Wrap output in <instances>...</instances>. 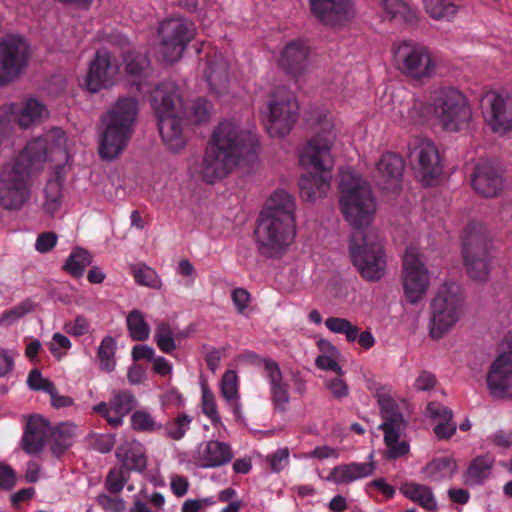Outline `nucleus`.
<instances>
[{"instance_id": "obj_1", "label": "nucleus", "mask_w": 512, "mask_h": 512, "mask_svg": "<svg viewBox=\"0 0 512 512\" xmlns=\"http://www.w3.org/2000/svg\"><path fill=\"white\" fill-rule=\"evenodd\" d=\"M260 150L257 134L235 120H224L213 130L207 144L200 175L208 184L228 175L240 161L252 162Z\"/></svg>"}, {"instance_id": "obj_2", "label": "nucleus", "mask_w": 512, "mask_h": 512, "mask_svg": "<svg viewBox=\"0 0 512 512\" xmlns=\"http://www.w3.org/2000/svg\"><path fill=\"white\" fill-rule=\"evenodd\" d=\"M46 161V143L30 141L20 154L0 170V205L5 210L21 209L31 197L32 170Z\"/></svg>"}, {"instance_id": "obj_3", "label": "nucleus", "mask_w": 512, "mask_h": 512, "mask_svg": "<svg viewBox=\"0 0 512 512\" xmlns=\"http://www.w3.org/2000/svg\"><path fill=\"white\" fill-rule=\"evenodd\" d=\"M335 139L336 133L332 129L325 133H318L301 151L299 156L301 165L315 171L306 173L299 179L300 195L303 200L312 202L328 192L334 165L331 148Z\"/></svg>"}, {"instance_id": "obj_4", "label": "nucleus", "mask_w": 512, "mask_h": 512, "mask_svg": "<svg viewBox=\"0 0 512 512\" xmlns=\"http://www.w3.org/2000/svg\"><path fill=\"white\" fill-rule=\"evenodd\" d=\"M429 113L433 114L443 129L449 132H458L466 128L472 118L466 97L454 87L435 89L429 97L427 106L421 101L414 100L408 117L416 120L424 118Z\"/></svg>"}, {"instance_id": "obj_5", "label": "nucleus", "mask_w": 512, "mask_h": 512, "mask_svg": "<svg viewBox=\"0 0 512 512\" xmlns=\"http://www.w3.org/2000/svg\"><path fill=\"white\" fill-rule=\"evenodd\" d=\"M137 114V100L133 97H120L103 115L99 143L101 158L112 160L122 153L132 136Z\"/></svg>"}, {"instance_id": "obj_6", "label": "nucleus", "mask_w": 512, "mask_h": 512, "mask_svg": "<svg viewBox=\"0 0 512 512\" xmlns=\"http://www.w3.org/2000/svg\"><path fill=\"white\" fill-rule=\"evenodd\" d=\"M151 103L163 142L171 151H179L185 145V112L177 86L172 82L160 83L152 93Z\"/></svg>"}, {"instance_id": "obj_7", "label": "nucleus", "mask_w": 512, "mask_h": 512, "mask_svg": "<svg viewBox=\"0 0 512 512\" xmlns=\"http://www.w3.org/2000/svg\"><path fill=\"white\" fill-rule=\"evenodd\" d=\"M340 208L355 230H365L376 212V202L370 185L350 170L341 172Z\"/></svg>"}, {"instance_id": "obj_8", "label": "nucleus", "mask_w": 512, "mask_h": 512, "mask_svg": "<svg viewBox=\"0 0 512 512\" xmlns=\"http://www.w3.org/2000/svg\"><path fill=\"white\" fill-rule=\"evenodd\" d=\"M349 253L360 276L369 282L379 281L386 272V254L379 236L372 230H355Z\"/></svg>"}, {"instance_id": "obj_9", "label": "nucleus", "mask_w": 512, "mask_h": 512, "mask_svg": "<svg viewBox=\"0 0 512 512\" xmlns=\"http://www.w3.org/2000/svg\"><path fill=\"white\" fill-rule=\"evenodd\" d=\"M463 298L460 286L445 282L431 303L430 336L439 339L459 320Z\"/></svg>"}, {"instance_id": "obj_10", "label": "nucleus", "mask_w": 512, "mask_h": 512, "mask_svg": "<svg viewBox=\"0 0 512 512\" xmlns=\"http://www.w3.org/2000/svg\"><path fill=\"white\" fill-rule=\"evenodd\" d=\"M254 234L259 253L267 258L276 257L293 242L295 223L287 216H284V220H278L259 215Z\"/></svg>"}, {"instance_id": "obj_11", "label": "nucleus", "mask_w": 512, "mask_h": 512, "mask_svg": "<svg viewBox=\"0 0 512 512\" xmlns=\"http://www.w3.org/2000/svg\"><path fill=\"white\" fill-rule=\"evenodd\" d=\"M469 277L484 282L490 273L489 242L480 223L471 222L465 228L462 249Z\"/></svg>"}, {"instance_id": "obj_12", "label": "nucleus", "mask_w": 512, "mask_h": 512, "mask_svg": "<svg viewBox=\"0 0 512 512\" xmlns=\"http://www.w3.org/2000/svg\"><path fill=\"white\" fill-rule=\"evenodd\" d=\"M378 404L383 420L379 429L384 432L386 458L392 460L406 456L410 447L407 441H400V437L405 432L407 424L398 405L388 394H378Z\"/></svg>"}, {"instance_id": "obj_13", "label": "nucleus", "mask_w": 512, "mask_h": 512, "mask_svg": "<svg viewBox=\"0 0 512 512\" xmlns=\"http://www.w3.org/2000/svg\"><path fill=\"white\" fill-rule=\"evenodd\" d=\"M393 54L396 68L409 79L423 81L435 74L436 63L423 45L402 41L394 45Z\"/></svg>"}, {"instance_id": "obj_14", "label": "nucleus", "mask_w": 512, "mask_h": 512, "mask_svg": "<svg viewBox=\"0 0 512 512\" xmlns=\"http://www.w3.org/2000/svg\"><path fill=\"white\" fill-rule=\"evenodd\" d=\"M30 47L24 37L9 34L0 39V87L17 80L26 70Z\"/></svg>"}, {"instance_id": "obj_15", "label": "nucleus", "mask_w": 512, "mask_h": 512, "mask_svg": "<svg viewBox=\"0 0 512 512\" xmlns=\"http://www.w3.org/2000/svg\"><path fill=\"white\" fill-rule=\"evenodd\" d=\"M299 106L294 97L286 92H277L262 112L264 126L272 137L287 135L298 117Z\"/></svg>"}, {"instance_id": "obj_16", "label": "nucleus", "mask_w": 512, "mask_h": 512, "mask_svg": "<svg viewBox=\"0 0 512 512\" xmlns=\"http://www.w3.org/2000/svg\"><path fill=\"white\" fill-rule=\"evenodd\" d=\"M195 33L194 23L185 18L175 17L163 21L159 28L163 60L169 63L179 60Z\"/></svg>"}, {"instance_id": "obj_17", "label": "nucleus", "mask_w": 512, "mask_h": 512, "mask_svg": "<svg viewBox=\"0 0 512 512\" xmlns=\"http://www.w3.org/2000/svg\"><path fill=\"white\" fill-rule=\"evenodd\" d=\"M429 272L416 247L410 246L403 256L402 284L405 299L410 304L421 301L429 287Z\"/></svg>"}, {"instance_id": "obj_18", "label": "nucleus", "mask_w": 512, "mask_h": 512, "mask_svg": "<svg viewBox=\"0 0 512 512\" xmlns=\"http://www.w3.org/2000/svg\"><path fill=\"white\" fill-rule=\"evenodd\" d=\"M409 157L418 165V172L426 186L434 185L442 174V164L436 146L424 138H416L409 145Z\"/></svg>"}, {"instance_id": "obj_19", "label": "nucleus", "mask_w": 512, "mask_h": 512, "mask_svg": "<svg viewBox=\"0 0 512 512\" xmlns=\"http://www.w3.org/2000/svg\"><path fill=\"white\" fill-rule=\"evenodd\" d=\"M45 106L34 98L27 99L21 105L11 103L0 107V143L8 136L12 123L21 128H28L40 120L45 113Z\"/></svg>"}, {"instance_id": "obj_20", "label": "nucleus", "mask_w": 512, "mask_h": 512, "mask_svg": "<svg viewBox=\"0 0 512 512\" xmlns=\"http://www.w3.org/2000/svg\"><path fill=\"white\" fill-rule=\"evenodd\" d=\"M507 351L491 364L487 385L495 397H512V330L504 338Z\"/></svg>"}, {"instance_id": "obj_21", "label": "nucleus", "mask_w": 512, "mask_h": 512, "mask_svg": "<svg viewBox=\"0 0 512 512\" xmlns=\"http://www.w3.org/2000/svg\"><path fill=\"white\" fill-rule=\"evenodd\" d=\"M484 101L487 126L500 135L512 131V95L491 93Z\"/></svg>"}, {"instance_id": "obj_22", "label": "nucleus", "mask_w": 512, "mask_h": 512, "mask_svg": "<svg viewBox=\"0 0 512 512\" xmlns=\"http://www.w3.org/2000/svg\"><path fill=\"white\" fill-rule=\"evenodd\" d=\"M251 357L257 358V365L263 367L262 376L269 384L270 400L274 411L284 413L290 402V386L284 380L279 364L271 358H259L254 353H251Z\"/></svg>"}, {"instance_id": "obj_23", "label": "nucleus", "mask_w": 512, "mask_h": 512, "mask_svg": "<svg viewBox=\"0 0 512 512\" xmlns=\"http://www.w3.org/2000/svg\"><path fill=\"white\" fill-rule=\"evenodd\" d=\"M136 406V398L129 390H115L112 392L109 402H100L93 410L102 415L110 426L119 427L123 418Z\"/></svg>"}, {"instance_id": "obj_24", "label": "nucleus", "mask_w": 512, "mask_h": 512, "mask_svg": "<svg viewBox=\"0 0 512 512\" xmlns=\"http://www.w3.org/2000/svg\"><path fill=\"white\" fill-rule=\"evenodd\" d=\"M119 72V66L109 52L97 51L94 60L91 62L86 78V85L90 92H98L113 84L116 75Z\"/></svg>"}, {"instance_id": "obj_25", "label": "nucleus", "mask_w": 512, "mask_h": 512, "mask_svg": "<svg viewBox=\"0 0 512 512\" xmlns=\"http://www.w3.org/2000/svg\"><path fill=\"white\" fill-rule=\"evenodd\" d=\"M472 187L483 197H495L503 188L502 172L489 160L476 164L472 173Z\"/></svg>"}, {"instance_id": "obj_26", "label": "nucleus", "mask_w": 512, "mask_h": 512, "mask_svg": "<svg viewBox=\"0 0 512 512\" xmlns=\"http://www.w3.org/2000/svg\"><path fill=\"white\" fill-rule=\"evenodd\" d=\"M310 49L302 40H292L282 49L279 65L291 76L305 73L310 66Z\"/></svg>"}, {"instance_id": "obj_27", "label": "nucleus", "mask_w": 512, "mask_h": 512, "mask_svg": "<svg viewBox=\"0 0 512 512\" xmlns=\"http://www.w3.org/2000/svg\"><path fill=\"white\" fill-rule=\"evenodd\" d=\"M233 458V451L227 443L211 440L198 447L196 465L201 468H215L228 464Z\"/></svg>"}, {"instance_id": "obj_28", "label": "nucleus", "mask_w": 512, "mask_h": 512, "mask_svg": "<svg viewBox=\"0 0 512 512\" xmlns=\"http://www.w3.org/2000/svg\"><path fill=\"white\" fill-rule=\"evenodd\" d=\"M204 77L210 87V91L217 97H222L227 92L228 65L221 54L216 51L207 55Z\"/></svg>"}, {"instance_id": "obj_29", "label": "nucleus", "mask_w": 512, "mask_h": 512, "mask_svg": "<svg viewBox=\"0 0 512 512\" xmlns=\"http://www.w3.org/2000/svg\"><path fill=\"white\" fill-rule=\"evenodd\" d=\"M50 431V424L45 418L40 415L30 416L22 438L23 450L28 454L39 453Z\"/></svg>"}, {"instance_id": "obj_30", "label": "nucleus", "mask_w": 512, "mask_h": 512, "mask_svg": "<svg viewBox=\"0 0 512 512\" xmlns=\"http://www.w3.org/2000/svg\"><path fill=\"white\" fill-rule=\"evenodd\" d=\"M313 15L322 23L334 25L348 13L349 0H310Z\"/></svg>"}, {"instance_id": "obj_31", "label": "nucleus", "mask_w": 512, "mask_h": 512, "mask_svg": "<svg viewBox=\"0 0 512 512\" xmlns=\"http://www.w3.org/2000/svg\"><path fill=\"white\" fill-rule=\"evenodd\" d=\"M374 471L375 464L373 461L364 463L350 462L335 466L331 470L328 479L336 484H348L358 479L366 478L372 475Z\"/></svg>"}, {"instance_id": "obj_32", "label": "nucleus", "mask_w": 512, "mask_h": 512, "mask_svg": "<svg viewBox=\"0 0 512 512\" xmlns=\"http://www.w3.org/2000/svg\"><path fill=\"white\" fill-rule=\"evenodd\" d=\"M399 491L405 498L416 503L426 511L436 512L438 510V503L433 489L426 484L408 481L400 486Z\"/></svg>"}, {"instance_id": "obj_33", "label": "nucleus", "mask_w": 512, "mask_h": 512, "mask_svg": "<svg viewBox=\"0 0 512 512\" xmlns=\"http://www.w3.org/2000/svg\"><path fill=\"white\" fill-rule=\"evenodd\" d=\"M295 201L293 197L284 190L275 191L266 201L260 215L274 217L278 220H284L288 217L295 223Z\"/></svg>"}, {"instance_id": "obj_34", "label": "nucleus", "mask_w": 512, "mask_h": 512, "mask_svg": "<svg viewBox=\"0 0 512 512\" xmlns=\"http://www.w3.org/2000/svg\"><path fill=\"white\" fill-rule=\"evenodd\" d=\"M116 457L121 462V467L128 473L142 472L146 468L147 460L140 444L125 443L118 446Z\"/></svg>"}, {"instance_id": "obj_35", "label": "nucleus", "mask_w": 512, "mask_h": 512, "mask_svg": "<svg viewBox=\"0 0 512 512\" xmlns=\"http://www.w3.org/2000/svg\"><path fill=\"white\" fill-rule=\"evenodd\" d=\"M62 168H56L54 177L47 181L44 189V203L43 209L45 213L54 215L61 207L62 204V187L64 177L61 174Z\"/></svg>"}, {"instance_id": "obj_36", "label": "nucleus", "mask_w": 512, "mask_h": 512, "mask_svg": "<svg viewBox=\"0 0 512 512\" xmlns=\"http://www.w3.org/2000/svg\"><path fill=\"white\" fill-rule=\"evenodd\" d=\"M377 170L396 189L404 171V160L396 153L386 152L377 163Z\"/></svg>"}, {"instance_id": "obj_37", "label": "nucleus", "mask_w": 512, "mask_h": 512, "mask_svg": "<svg viewBox=\"0 0 512 512\" xmlns=\"http://www.w3.org/2000/svg\"><path fill=\"white\" fill-rule=\"evenodd\" d=\"M493 464L494 459L489 455L473 459L465 472V483L470 486L482 485L489 478Z\"/></svg>"}, {"instance_id": "obj_38", "label": "nucleus", "mask_w": 512, "mask_h": 512, "mask_svg": "<svg viewBox=\"0 0 512 512\" xmlns=\"http://www.w3.org/2000/svg\"><path fill=\"white\" fill-rule=\"evenodd\" d=\"M457 468L453 458L444 456L432 459L422 469L425 476L434 482H440L451 478Z\"/></svg>"}, {"instance_id": "obj_39", "label": "nucleus", "mask_w": 512, "mask_h": 512, "mask_svg": "<svg viewBox=\"0 0 512 512\" xmlns=\"http://www.w3.org/2000/svg\"><path fill=\"white\" fill-rule=\"evenodd\" d=\"M220 391L222 397L227 401L228 405L232 408L233 413L238 416L240 412L239 405V385L238 377L235 371L227 370L221 379Z\"/></svg>"}, {"instance_id": "obj_40", "label": "nucleus", "mask_w": 512, "mask_h": 512, "mask_svg": "<svg viewBox=\"0 0 512 512\" xmlns=\"http://www.w3.org/2000/svg\"><path fill=\"white\" fill-rule=\"evenodd\" d=\"M76 427L70 423H61L51 432V451L57 457L72 446Z\"/></svg>"}, {"instance_id": "obj_41", "label": "nucleus", "mask_w": 512, "mask_h": 512, "mask_svg": "<svg viewBox=\"0 0 512 512\" xmlns=\"http://www.w3.org/2000/svg\"><path fill=\"white\" fill-rule=\"evenodd\" d=\"M126 326L133 341L143 342L149 338L150 326L140 310L133 309L128 313Z\"/></svg>"}, {"instance_id": "obj_42", "label": "nucleus", "mask_w": 512, "mask_h": 512, "mask_svg": "<svg viewBox=\"0 0 512 512\" xmlns=\"http://www.w3.org/2000/svg\"><path fill=\"white\" fill-rule=\"evenodd\" d=\"M92 263L91 254L80 247L73 249L67 258L63 269L74 278L83 276L85 268Z\"/></svg>"}, {"instance_id": "obj_43", "label": "nucleus", "mask_w": 512, "mask_h": 512, "mask_svg": "<svg viewBox=\"0 0 512 512\" xmlns=\"http://www.w3.org/2000/svg\"><path fill=\"white\" fill-rule=\"evenodd\" d=\"M384 9L391 19H400L408 25L417 22L416 9L402 0H384Z\"/></svg>"}, {"instance_id": "obj_44", "label": "nucleus", "mask_w": 512, "mask_h": 512, "mask_svg": "<svg viewBox=\"0 0 512 512\" xmlns=\"http://www.w3.org/2000/svg\"><path fill=\"white\" fill-rule=\"evenodd\" d=\"M424 7L429 14L435 20H451L455 17L458 7L446 0H424Z\"/></svg>"}, {"instance_id": "obj_45", "label": "nucleus", "mask_w": 512, "mask_h": 512, "mask_svg": "<svg viewBox=\"0 0 512 512\" xmlns=\"http://www.w3.org/2000/svg\"><path fill=\"white\" fill-rule=\"evenodd\" d=\"M325 326L332 333L344 335L347 342L357 339L359 328L346 318L329 317L325 320Z\"/></svg>"}, {"instance_id": "obj_46", "label": "nucleus", "mask_w": 512, "mask_h": 512, "mask_svg": "<svg viewBox=\"0 0 512 512\" xmlns=\"http://www.w3.org/2000/svg\"><path fill=\"white\" fill-rule=\"evenodd\" d=\"M154 340L157 347L166 354H172L176 349L174 332L166 322H160L156 325Z\"/></svg>"}, {"instance_id": "obj_47", "label": "nucleus", "mask_w": 512, "mask_h": 512, "mask_svg": "<svg viewBox=\"0 0 512 512\" xmlns=\"http://www.w3.org/2000/svg\"><path fill=\"white\" fill-rule=\"evenodd\" d=\"M116 351V341L111 336H106L102 339L97 357L100 361L101 368L107 372L113 371L116 365L114 356Z\"/></svg>"}, {"instance_id": "obj_48", "label": "nucleus", "mask_w": 512, "mask_h": 512, "mask_svg": "<svg viewBox=\"0 0 512 512\" xmlns=\"http://www.w3.org/2000/svg\"><path fill=\"white\" fill-rule=\"evenodd\" d=\"M192 418L187 414H179L176 418L162 425L165 435L172 440H181L190 428Z\"/></svg>"}, {"instance_id": "obj_49", "label": "nucleus", "mask_w": 512, "mask_h": 512, "mask_svg": "<svg viewBox=\"0 0 512 512\" xmlns=\"http://www.w3.org/2000/svg\"><path fill=\"white\" fill-rule=\"evenodd\" d=\"M132 271L137 284L152 289H159L161 287V280L152 268L146 265H136L133 267Z\"/></svg>"}, {"instance_id": "obj_50", "label": "nucleus", "mask_w": 512, "mask_h": 512, "mask_svg": "<svg viewBox=\"0 0 512 512\" xmlns=\"http://www.w3.org/2000/svg\"><path fill=\"white\" fill-rule=\"evenodd\" d=\"M131 426L134 430L141 432H152L162 429V424H157L153 417L144 410H137L132 414Z\"/></svg>"}, {"instance_id": "obj_51", "label": "nucleus", "mask_w": 512, "mask_h": 512, "mask_svg": "<svg viewBox=\"0 0 512 512\" xmlns=\"http://www.w3.org/2000/svg\"><path fill=\"white\" fill-rule=\"evenodd\" d=\"M128 476L129 473L121 466L112 468L105 481L107 490L114 494L121 492L127 482Z\"/></svg>"}, {"instance_id": "obj_52", "label": "nucleus", "mask_w": 512, "mask_h": 512, "mask_svg": "<svg viewBox=\"0 0 512 512\" xmlns=\"http://www.w3.org/2000/svg\"><path fill=\"white\" fill-rule=\"evenodd\" d=\"M125 69L130 76L141 77L144 70L149 66V59L141 53H129L125 58Z\"/></svg>"}, {"instance_id": "obj_53", "label": "nucleus", "mask_w": 512, "mask_h": 512, "mask_svg": "<svg viewBox=\"0 0 512 512\" xmlns=\"http://www.w3.org/2000/svg\"><path fill=\"white\" fill-rule=\"evenodd\" d=\"M34 304L30 300H25L19 305L8 309L2 313L0 318V323L3 325H10L26 315L27 313L33 311Z\"/></svg>"}, {"instance_id": "obj_54", "label": "nucleus", "mask_w": 512, "mask_h": 512, "mask_svg": "<svg viewBox=\"0 0 512 512\" xmlns=\"http://www.w3.org/2000/svg\"><path fill=\"white\" fill-rule=\"evenodd\" d=\"M202 411L213 424L220 421L214 394L205 387L202 389Z\"/></svg>"}, {"instance_id": "obj_55", "label": "nucleus", "mask_w": 512, "mask_h": 512, "mask_svg": "<svg viewBox=\"0 0 512 512\" xmlns=\"http://www.w3.org/2000/svg\"><path fill=\"white\" fill-rule=\"evenodd\" d=\"M43 140L46 143V155L49 150H53L54 148L62 149L66 143L65 132L61 128H52L44 137H39L34 139Z\"/></svg>"}, {"instance_id": "obj_56", "label": "nucleus", "mask_w": 512, "mask_h": 512, "mask_svg": "<svg viewBox=\"0 0 512 512\" xmlns=\"http://www.w3.org/2000/svg\"><path fill=\"white\" fill-rule=\"evenodd\" d=\"M27 383L32 390L44 391L48 394L55 388L54 383L49 379L43 378L40 371L38 370L30 371Z\"/></svg>"}, {"instance_id": "obj_57", "label": "nucleus", "mask_w": 512, "mask_h": 512, "mask_svg": "<svg viewBox=\"0 0 512 512\" xmlns=\"http://www.w3.org/2000/svg\"><path fill=\"white\" fill-rule=\"evenodd\" d=\"M427 412L437 423L452 420L453 418L452 410L438 402H430L427 405Z\"/></svg>"}, {"instance_id": "obj_58", "label": "nucleus", "mask_w": 512, "mask_h": 512, "mask_svg": "<svg viewBox=\"0 0 512 512\" xmlns=\"http://www.w3.org/2000/svg\"><path fill=\"white\" fill-rule=\"evenodd\" d=\"M57 240L54 232L40 233L35 242V249L40 253H48L56 246Z\"/></svg>"}, {"instance_id": "obj_59", "label": "nucleus", "mask_w": 512, "mask_h": 512, "mask_svg": "<svg viewBox=\"0 0 512 512\" xmlns=\"http://www.w3.org/2000/svg\"><path fill=\"white\" fill-rule=\"evenodd\" d=\"M89 327V321L82 315L77 316L74 321H70L65 324L66 332L76 337L87 334Z\"/></svg>"}, {"instance_id": "obj_60", "label": "nucleus", "mask_w": 512, "mask_h": 512, "mask_svg": "<svg viewBox=\"0 0 512 512\" xmlns=\"http://www.w3.org/2000/svg\"><path fill=\"white\" fill-rule=\"evenodd\" d=\"M16 485V473L5 463H0V490L10 491Z\"/></svg>"}, {"instance_id": "obj_61", "label": "nucleus", "mask_w": 512, "mask_h": 512, "mask_svg": "<svg viewBox=\"0 0 512 512\" xmlns=\"http://www.w3.org/2000/svg\"><path fill=\"white\" fill-rule=\"evenodd\" d=\"M336 356L337 355H319L315 360V364L321 370L333 371L337 376H342L343 370L337 363L335 359Z\"/></svg>"}, {"instance_id": "obj_62", "label": "nucleus", "mask_w": 512, "mask_h": 512, "mask_svg": "<svg viewBox=\"0 0 512 512\" xmlns=\"http://www.w3.org/2000/svg\"><path fill=\"white\" fill-rule=\"evenodd\" d=\"M192 115L194 118V121L197 123L205 122L209 118V103L204 98H198L196 99L192 106Z\"/></svg>"}, {"instance_id": "obj_63", "label": "nucleus", "mask_w": 512, "mask_h": 512, "mask_svg": "<svg viewBox=\"0 0 512 512\" xmlns=\"http://www.w3.org/2000/svg\"><path fill=\"white\" fill-rule=\"evenodd\" d=\"M456 424L453 420L439 422L434 427V433L440 440L450 439L456 433Z\"/></svg>"}, {"instance_id": "obj_64", "label": "nucleus", "mask_w": 512, "mask_h": 512, "mask_svg": "<svg viewBox=\"0 0 512 512\" xmlns=\"http://www.w3.org/2000/svg\"><path fill=\"white\" fill-rule=\"evenodd\" d=\"M98 503L105 509L111 512H122L124 510V502L122 499L117 497H111L109 495H100L98 497Z\"/></svg>"}]
</instances>
